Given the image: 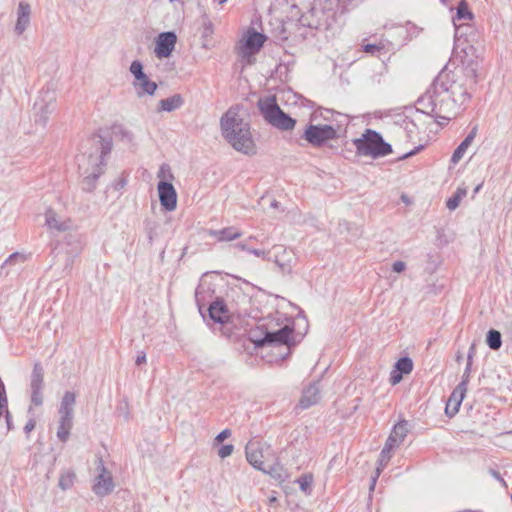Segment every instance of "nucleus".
I'll return each instance as SVG.
<instances>
[{
    "instance_id": "nucleus-56",
    "label": "nucleus",
    "mask_w": 512,
    "mask_h": 512,
    "mask_svg": "<svg viewBox=\"0 0 512 512\" xmlns=\"http://www.w3.org/2000/svg\"><path fill=\"white\" fill-rule=\"evenodd\" d=\"M277 205H278L277 201H273V202L271 203V206H272V207H275V208H276V207H277Z\"/></svg>"
},
{
    "instance_id": "nucleus-9",
    "label": "nucleus",
    "mask_w": 512,
    "mask_h": 512,
    "mask_svg": "<svg viewBox=\"0 0 512 512\" xmlns=\"http://www.w3.org/2000/svg\"><path fill=\"white\" fill-rule=\"evenodd\" d=\"M245 453L247 461L257 470L265 469V464L274 459L271 447L260 441H249Z\"/></svg>"
},
{
    "instance_id": "nucleus-34",
    "label": "nucleus",
    "mask_w": 512,
    "mask_h": 512,
    "mask_svg": "<svg viewBox=\"0 0 512 512\" xmlns=\"http://www.w3.org/2000/svg\"><path fill=\"white\" fill-rule=\"evenodd\" d=\"M395 368L400 373L409 374L413 369V362L409 357H402L396 362Z\"/></svg>"
},
{
    "instance_id": "nucleus-35",
    "label": "nucleus",
    "mask_w": 512,
    "mask_h": 512,
    "mask_svg": "<svg viewBox=\"0 0 512 512\" xmlns=\"http://www.w3.org/2000/svg\"><path fill=\"white\" fill-rule=\"evenodd\" d=\"M313 475L308 473V474H304L302 475L301 477H299L297 479V483L299 484L300 486V489L305 493V494H310L311 493V485L313 483Z\"/></svg>"
},
{
    "instance_id": "nucleus-16",
    "label": "nucleus",
    "mask_w": 512,
    "mask_h": 512,
    "mask_svg": "<svg viewBox=\"0 0 512 512\" xmlns=\"http://www.w3.org/2000/svg\"><path fill=\"white\" fill-rule=\"evenodd\" d=\"M408 433L407 421L402 420L394 425L385 446L391 449L397 448L405 439Z\"/></svg>"
},
{
    "instance_id": "nucleus-30",
    "label": "nucleus",
    "mask_w": 512,
    "mask_h": 512,
    "mask_svg": "<svg viewBox=\"0 0 512 512\" xmlns=\"http://www.w3.org/2000/svg\"><path fill=\"white\" fill-rule=\"evenodd\" d=\"M31 390H42L44 386V373L40 363H35L31 374Z\"/></svg>"
},
{
    "instance_id": "nucleus-18",
    "label": "nucleus",
    "mask_w": 512,
    "mask_h": 512,
    "mask_svg": "<svg viewBox=\"0 0 512 512\" xmlns=\"http://www.w3.org/2000/svg\"><path fill=\"white\" fill-rule=\"evenodd\" d=\"M208 234L219 242L233 241L242 236V232L233 226L225 227L220 230H209Z\"/></svg>"
},
{
    "instance_id": "nucleus-49",
    "label": "nucleus",
    "mask_w": 512,
    "mask_h": 512,
    "mask_svg": "<svg viewBox=\"0 0 512 512\" xmlns=\"http://www.w3.org/2000/svg\"><path fill=\"white\" fill-rule=\"evenodd\" d=\"M18 259L23 260V259H24V257H23L21 254H19V253H13V254H11V255L9 256V258L6 260V263H12V262H14V261H16V260H18Z\"/></svg>"
},
{
    "instance_id": "nucleus-48",
    "label": "nucleus",
    "mask_w": 512,
    "mask_h": 512,
    "mask_svg": "<svg viewBox=\"0 0 512 512\" xmlns=\"http://www.w3.org/2000/svg\"><path fill=\"white\" fill-rule=\"evenodd\" d=\"M35 425H36L35 420H34V419H30V420L26 423V425H25V427H24V431H25V433L29 434V433H30V432L35 428Z\"/></svg>"
},
{
    "instance_id": "nucleus-5",
    "label": "nucleus",
    "mask_w": 512,
    "mask_h": 512,
    "mask_svg": "<svg viewBox=\"0 0 512 512\" xmlns=\"http://www.w3.org/2000/svg\"><path fill=\"white\" fill-rule=\"evenodd\" d=\"M353 143L356 153L360 156L378 158L392 152L391 145L386 143L378 132L371 129H367L362 137L355 139Z\"/></svg>"
},
{
    "instance_id": "nucleus-11",
    "label": "nucleus",
    "mask_w": 512,
    "mask_h": 512,
    "mask_svg": "<svg viewBox=\"0 0 512 512\" xmlns=\"http://www.w3.org/2000/svg\"><path fill=\"white\" fill-rule=\"evenodd\" d=\"M56 107V97L54 93L46 91L42 94L41 98L35 102V123L45 126L49 116L53 113Z\"/></svg>"
},
{
    "instance_id": "nucleus-33",
    "label": "nucleus",
    "mask_w": 512,
    "mask_h": 512,
    "mask_svg": "<svg viewBox=\"0 0 512 512\" xmlns=\"http://www.w3.org/2000/svg\"><path fill=\"white\" fill-rule=\"evenodd\" d=\"M75 479V474L71 471H65L60 475L59 487L62 490H67L72 487Z\"/></svg>"
},
{
    "instance_id": "nucleus-10",
    "label": "nucleus",
    "mask_w": 512,
    "mask_h": 512,
    "mask_svg": "<svg viewBox=\"0 0 512 512\" xmlns=\"http://www.w3.org/2000/svg\"><path fill=\"white\" fill-rule=\"evenodd\" d=\"M336 137V129L333 126L327 124H309L306 126L302 135V138L314 147H320L327 141L333 140Z\"/></svg>"
},
{
    "instance_id": "nucleus-13",
    "label": "nucleus",
    "mask_w": 512,
    "mask_h": 512,
    "mask_svg": "<svg viewBox=\"0 0 512 512\" xmlns=\"http://www.w3.org/2000/svg\"><path fill=\"white\" fill-rule=\"evenodd\" d=\"M177 36L174 32L160 33L155 42L154 53L159 58H168L175 49Z\"/></svg>"
},
{
    "instance_id": "nucleus-8",
    "label": "nucleus",
    "mask_w": 512,
    "mask_h": 512,
    "mask_svg": "<svg viewBox=\"0 0 512 512\" xmlns=\"http://www.w3.org/2000/svg\"><path fill=\"white\" fill-rule=\"evenodd\" d=\"M266 36L249 29L240 39L237 46V53L247 64L253 63V56L263 47Z\"/></svg>"
},
{
    "instance_id": "nucleus-41",
    "label": "nucleus",
    "mask_w": 512,
    "mask_h": 512,
    "mask_svg": "<svg viewBox=\"0 0 512 512\" xmlns=\"http://www.w3.org/2000/svg\"><path fill=\"white\" fill-rule=\"evenodd\" d=\"M31 401L36 406L42 405V403H43L42 390H31Z\"/></svg>"
},
{
    "instance_id": "nucleus-7",
    "label": "nucleus",
    "mask_w": 512,
    "mask_h": 512,
    "mask_svg": "<svg viewBox=\"0 0 512 512\" xmlns=\"http://www.w3.org/2000/svg\"><path fill=\"white\" fill-rule=\"evenodd\" d=\"M293 332V327L288 323L284 324L282 327L278 329H274L271 325H269V327L266 328L265 332H263V337H260L258 335V331H250L249 339L252 343L255 344L256 347H263L265 345L289 346Z\"/></svg>"
},
{
    "instance_id": "nucleus-3",
    "label": "nucleus",
    "mask_w": 512,
    "mask_h": 512,
    "mask_svg": "<svg viewBox=\"0 0 512 512\" xmlns=\"http://www.w3.org/2000/svg\"><path fill=\"white\" fill-rule=\"evenodd\" d=\"M84 151L77 156L80 175L83 177L84 188L92 191L95 180L102 174L104 157L110 152L109 143L101 138H93L83 146Z\"/></svg>"
},
{
    "instance_id": "nucleus-42",
    "label": "nucleus",
    "mask_w": 512,
    "mask_h": 512,
    "mask_svg": "<svg viewBox=\"0 0 512 512\" xmlns=\"http://www.w3.org/2000/svg\"><path fill=\"white\" fill-rule=\"evenodd\" d=\"M234 450V447L233 445L231 444H226V445H223L219 450H218V455L220 458L224 459L228 456H230L232 454Z\"/></svg>"
},
{
    "instance_id": "nucleus-26",
    "label": "nucleus",
    "mask_w": 512,
    "mask_h": 512,
    "mask_svg": "<svg viewBox=\"0 0 512 512\" xmlns=\"http://www.w3.org/2000/svg\"><path fill=\"white\" fill-rule=\"evenodd\" d=\"M274 460L275 458L266 463L265 469H261L260 471L269 474L271 477L280 482H283L287 478L286 471L279 462Z\"/></svg>"
},
{
    "instance_id": "nucleus-55",
    "label": "nucleus",
    "mask_w": 512,
    "mask_h": 512,
    "mask_svg": "<svg viewBox=\"0 0 512 512\" xmlns=\"http://www.w3.org/2000/svg\"><path fill=\"white\" fill-rule=\"evenodd\" d=\"M275 502H277V498H276V497H270V498H269V503H270V504H273V503H275Z\"/></svg>"
},
{
    "instance_id": "nucleus-14",
    "label": "nucleus",
    "mask_w": 512,
    "mask_h": 512,
    "mask_svg": "<svg viewBox=\"0 0 512 512\" xmlns=\"http://www.w3.org/2000/svg\"><path fill=\"white\" fill-rule=\"evenodd\" d=\"M157 189L162 207L166 211H174L177 207V193L174 186L167 181H160Z\"/></svg>"
},
{
    "instance_id": "nucleus-44",
    "label": "nucleus",
    "mask_w": 512,
    "mask_h": 512,
    "mask_svg": "<svg viewBox=\"0 0 512 512\" xmlns=\"http://www.w3.org/2000/svg\"><path fill=\"white\" fill-rule=\"evenodd\" d=\"M247 252L253 254L254 256L256 257H261L263 259H267L269 260L270 258L268 257V253L264 250H259V249H247Z\"/></svg>"
},
{
    "instance_id": "nucleus-36",
    "label": "nucleus",
    "mask_w": 512,
    "mask_h": 512,
    "mask_svg": "<svg viewBox=\"0 0 512 512\" xmlns=\"http://www.w3.org/2000/svg\"><path fill=\"white\" fill-rule=\"evenodd\" d=\"M472 357H473L472 353H469L466 368H465V371L462 376V381L457 385L461 388L467 389V386H468V383L470 380V373H471V369H472Z\"/></svg>"
},
{
    "instance_id": "nucleus-4",
    "label": "nucleus",
    "mask_w": 512,
    "mask_h": 512,
    "mask_svg": "<svg viewBox=\"0 0 512 512\" xmlns=\"http://www.w3.org/2000/svg\"><path fill=\"white\" fill-rule=\"evenodd\" d=\"M419 109L426 114L443 117L452 116L447 90L440 75L433 81L425 93L418 99Z\"/></svg>"
},
{
    "instance_id": "nucleus-15",
    "label": "nucleus",
    "mask_w": 512,
    "mask_h": 512,
    "mask_svg": "<svg viewBox=\"0 0 512 512\" xmlns=\"http://www.w3.org/2000/svg\"><path fill=\"white\" fill-rule=\"evenodd\" d=\"M31 6L29 3L21 1L17 8V21L15 24V32L17 35L23 34L30 24Z\"/></svg>"
},
{
    "instance_id": "nucleus-45",
    "label": "nucleus",
    "mask_w": 512,
    "mask_h": 512,
    "mask_svg": "<svg viewBox=\"0 0 512 512\" xmlns=\"http://www.w3.org/2000/svg\"><path fill=\"white\" fill-rule=\"evenodd\" d=\"M402 374L403 373H400L397 370L392 371L391 375H390V382H391V384L392 385L398 384L402 380Z\"/></svg>"
},
{
    "instance_id": "nucleus-2",
    "label": "nucleus",
    "mask_w": 512,
    "mask_h": 512,
    "mask_svg": "<svg viewBox=\"0 0 512 512\" xmlns=\"http://www.w3.org/2000/svg\"><path fill=\"white\" fill-rule=\"evenodd\" d=\"M440 78L445 84L451 113L455 116L462 110L471 98V89L476 84L477 73L474 68L461 67L450 73H441Z\"/></svg>"
},
{
    "instance_id": "nucleus-46",
    "label": "nucleus",
    "mask_w": 512,
    "mask_h": 512,
    "mask_svg": "<svg viewBox=\"0 0 512 512\" xmlns=\"http://www.w3.org/2000/svg\"><path fill=\"white\" fill-rule=\"evenodd\" d=\"M231 435V431L229 429H224L221 431L216 437L215 441L217 443L223 442L226 438H228Z\"/></svg>"
},
{
    "instance_id": "nucleus-43",
    "label": "nucleus",
    "mask_w": 512,
    "mask_h": 512,
    "mask_svg": "<svg viewBox=\"0 0 512 512\" xmlns=\"http://www.w3.org/2000/svg\"><path fill=\"white\" fill-rule=\"evenodd\" d=\"M461 202V199H459L457 196L453 195L451 198H449L446 202V206L449 210L453 211L455 210Z\"/></svg>"
},
{
    "instance_id": "nucleus-24",
    "label": "nucleus",
    "mask_w": 512,
    "mask_h": 512,
    "mask_svg": "<svg viewBox=\"0 0 512 512\" xmlns=\"http://www.w3.org/2000/svg\"><path fill=\"white\" fill-rule=\"evenodd\" d=\"M273 253L275 258V263L282 269L286 270L291 267L292 254L286 248L281 245H276L273 247Z\"/></svg>"
},
{
    "instance_id": "nucleus-39",
    "label": "nucleus",
    "mask_w": 512,
    "mask_h": 512,
    "mask_svg": "<svg viewBox=\"0 0 512 512\" xmlns=\"http://www.w3.org/2000/svg\"><path fill=\"white\" fill-rule=\"evenodd\" d=\"M157 177L161 179V181H166L168 179H173V175L171 172V168L168 164H162L157 173Z\"/></svg>"
},
{
    "instance_id": "nucleus-57",
    "label": "nucleus",
    "mask_w": 512,
    "mask_h": 512,
    "mask_svg": "<svg viewBox=\"0 0 512 512\" xmlns=\"http://www.w3.org/2000/svg\"><path fill=\"white\" fill-rule=\"evenodd\" d=\"M481 188V185H478L475 189H474V192L477 193Z\"/></svg>"
},
{
    "instance_id": "nucleus-32",
    "label": "nucleus",
    "mask_w": 512,
    "mask_h": 512,
    "mask_svg": "<svg viewBox=\"0 0 512 512\" xmlns=\"http://www.w3.org/2000/svg\"><path fill=\"white\" fill-rule=\"evenodd\" d=\"M113 134L116 137H120L121 140H126L128 142H132L134 139L133 133L123 125H114Z\"/></svg>"
},
{
    "instance_id": "nucleus-53",
    "label": "nucleus",
    "mask_w": 512,
    "mask_h": 512,
    "mask_svg": "<svg viewBox=\"0 0 512 512\" xmlns=\"http://www.w3.org/2000/svg\"><path fill=\"white\" fill-rule=\"evenodd\" d=\"M236 247H237V248H239V249H241V250H243V251H247V249H250V248H249V247H247V245H246V244H244V243H238V244H236Z\"/></svg>"
},
{
    "instance_id": "nucleus-47",
    "label": "nucleus",
    "mask_w": 512,
    "mask_h": 512,
    "mask_svg": "<svg viewBox=\"0 0 512 512\" xmlns=\"http://www.w3.org/2000/svg\"><path fill=\"white\" fill-rule=\"evenodd\" d=\"M406 264L403 261H396L392 265V269L396 273H401L405 270Z\"/></svg>"
},
{
    "instance_id": "nucleus-23",
    "label": "nucleus",
    "mask_w": 512,
    "mask_h": 512,
    "mask_svg": "<svg viewBox=\"0 0 512 512\" xmlns=\"http://www.w3.org/2000/svg\"><path fill=\"white\" fill-rule=\"evenodd\" d=\"M45 224L49 229H55L57 231H65L70 227L69 222L61 220L53 209L46 210Z\"/></svg>"
},
{
    "instance_id": "nucleus-37",
    "label": "nucleus",
    "mask_w": 512,
    "mask_h": 512,
    "mask_svg": "<svg viewBox=\"0 0 512 512\" xmlns=\"http://www.w3.org/2000/svg\"><path fill=\"white\" fill-rule=\"evenodd\" d=\"M456 18L458 20L468 19L471 20L473 18L472 13L468 10L467 4L465 1H461L457 7V15Z\"/></svg>"
},
{
    "instance_id": "nucleus-52",
    "label": "nucleus",
    "mask_w": 512,
    "mask_h": 512,
    "mask_svg": "<svg viewBox=\"0 0 512 512\" xmlns=\"http://www.w3.org/2000/svg\"><path fill=\"white\" fill-rule=\"evenodd\" d=\"M146 362V355L144 352H142L141 354H139L136 358V364L137 365H141L143 363Z\"/></svg>"
},
{
    "instance_id": "nucleus-1",
    "label": "nucleus",
    "mask_w": 512,
    "mask_h": 512,
    "mask_svg": "<svg viewBox=\"0 0 512 512\" xmlns=\"http://www.w3.org/2000/svg\"><path fill=\"white\" fill-rule=\"evenodd\" d=\"M220 127L222 136L236 151L246 155L256 154L250 124L242 116L239 106H232L223 114Z\"/></svg>"
},
{
    "instance_id": "nucleus-6",
    "label": "nucleus",
    "mask_w": 512,
    "mask_h": 512,
    "mask_svg": "<svg viewBox=\"0 0 512 512\" xmlns=\"http://www.w3.org/2000/svg\"><path fill=\"white\" fill-rule=\"evenodd\" d=\"M258 107L264 119L272 126L283 131H289L294 128L296 121L280 109L275 97L260 99Z\"/></svg>"
},
{
    "instance_id": "nucleus-25",
    "label": "nucleus",
    "mask_w": 512,
    "mask_h": 512,
    "mask_svg": "<svg viewBox=\"0 0 512 512\" xmlns=\"http://www.w3.org/2000/svg\"><path fill=\"white\" fill-rule=\"evenodd\" d=\"M319 399V388L316 385H310L303 391L299 404L303 409H306L316 404Z\"/></svg>"
},
{
    "instance_id": "nucleus-21",
    "label": "nucleus",
    "mask_w": 512,
    "mask_h": 512,
    "mask_svg": "<svg viewBox=\"0 0 512 512\" xmlns=\"http://www.w3.org/2000/svg\"><path fill=\"white\" fill-rule=\"evenodd\" d=\"M477 135V127H473L466 138L460 143L452 154L451 162L458 163L466 153L468 147L472 144Z\"/></svg>"
},
{
    "instance_id": "nucleus-51",
    "label": "nucleus",
    "mask_w": 512,
    "mask_h": 512,
    "mask_svg": "<svg viewBox=\"0 0 512 512\" xmlns=\"http://www.w3.org/2000/svg\"><path fill=\"white\" fill-rule=\"evenodd\" d=\"M490 474L495 478L497 479L498 481H500L502 483L503 486H506V483L505 481L503 480V478L500 476V474L493 470V469H490Z\"/></svg>"
},
{
    "instance_id": "nucleus-31",
    "label": "nucleus",
    "mask_w": 512,
    "mask_h": 512,
    "mask_svg": "<svg viewBox=\"0 0 512 512\" xmlns=\"http://www.w3.org/2000/svg\"><path fill=\"white\" fill-rule=\"evenodd\" d=\"M486 341L492 350H498L502 345L500 332L494 329L489 330Z\"/></svg>"
},
{
    "instance_id": "nucleus-40",
    "label": "nucleus",
    "mask_w": 512,
    "mask_h": 512,
    "mask_svg": "<svg viewBox=\"0 0 512 512\" xmlns=\"http://www.w3.org/2000/svg\"><path fill=\"white\" fill-rule=\"evenodd\" d=\"M383 49H385V44L383 41H380L377 44H366L363 46L364 52L372 55H376V53L380 52Z\"/></svg>"
},
{
    "instance_id": "nucleus-17",
    "label": "nucleus",
    "mask_w": 512,
    "mask_h": 512,
    "mask_svg": "<svg viewBox=\"0 0 512 512\" xmlns=\"http://www.w3.org/2000/svg\"><path fill=\"white\" fill-rule=\"evenodd\" d=\"M466 388L457 386L451 393L445 407V413L449 417H453L458 411L459 407L465 397Z\"/></svg>"
},
{
    "instance_id": "nucleus-22",
    "label": "nucleus",
    "mask_w": 512,
    "mask_h": 512,
    "mask_svg": "<svg viewBox=\"0 0 512 512\" xmlns=\"http://www.w3.org/2000/svg\"><path fill=\"white\" fill-rule=\"evenodd\" d=\"M184 104V99L180 94H174L169 98L161 99L158 102V112H172L179 109Z\"/></svg>"
},
{
    "instance_id": "nucleus-20",
    "label": "nucleus",
    "mask_w": 512,
    "mask_h": 512,
    "mask_svg": "<svg viewBox=\"0 0 512 512\" xmlns=\"http://www.w3.org/2000/svg\"><path fill=\"white\" fill-rule=\"evenodd\" d=\"M133 86L139 97L144 95L153 96L158 87L157 84L150 80L147 75H144L143 78L141 77L138 80H134Z\"/></svg>"
},
{
    "instance_id": "nucleus-50",
    "label": "nucleus",
    "mask_w": 512,
    "mask_h": 512,
    "mask_svg": "<svg viewBox=\"0 0 512 512\" xmlns=\"http://www.w3.org/2000/svg\"><path fill=\"white\" fill-rule=\"evenodd\" d=\"M455 196H457L459 199H463L466 195H467V190L466 188H458L454 194Z\"/></svg>"
},
{
    "instance_id": "nucleus-29",
    "label": "nucleus",
    "mask_w": 512,
    "mask_h": 512,
    "mask_svg": "<svg viewBox=\"0 0 512 512\" xmlns=\"http://www.w3.org/2000/svg\"><path fill=\"white\" fill-rule=\"evenodd\" d=\"M76 402V396L73 392L67 391L61 401L59 414L73 417V406Z\"/></svg>"
},
{
    "instance_id": "nucleus-38",
    "label": "nucleus",
    "mask_w": 512,
    "mask_h": 512,
    "mask_svg": "<svg viewBox=\"0 0 512 512\" xmlns=\"http://www.w3.org/2000/svg\"><path fill=\"white\" fill-rule=\"evenodd\" d=\"M130 72L134 76L135 80H138L139 78H143L144 75H146L143 72V65L140 61L134 60L130 65Z\"/></svg>"
},
{
    "instance_id": "nucleus-27",
    "label": "nucleus",
    "mask_w": 512,
    "mask_h": 512,
    "mask_svg": "<svg viewBox=\"0 0 512 512\" xmlns=\"http://www.w3.org/2000/svg\"><path fill=\"white\" fill-rule=\"evenodd\" d=\"M73 426V417L72 416H65L60 415L58 430H57V437L60 441L66 442L69 438L70 431Z\"/></svg>"
},
{
    "instance_id": "nucleus-19",
    "label": "nucleus",
    "mask_w": 512,
    "mask_h": 512,
    "mask_svg": "<svg viewBox=\"0 0 512 512\" xmlns=\"http://www.w3.org/2000/svg\"><path fill=\"white\" fill-rule=\"evenodd\" d=\"M209 316L213 321L223 324L229 320L230 314L224 302L217 300L210 305Z\"/></svg>"
},
{
    "instance_id": "nucleus-58",
    "label": "nucleus",
    "mask_w": 512,
    "mask_h": 512,
    "mask_svg": "<svg viewBox=\"0 0 512 512\" xmlns=\"http://www.w3.org/2000/svg\"><path fill=\"white\" fill-rule=\"evenodd\" d=\"M226 2H227V0H219V4H220V5H223V4H224V3H226Z\"/></svg>"
},
{
    "instance_id": "nucleus-54",
    "label": "nucleus",
    "mask_w": 512,
    "mask_h": 512,
    "mask_svg": "<svg viewBox=\"0 0 512 512\" xmlns=\"http://www.w3.org/2000/svg\"><path fill=\"white\" fill-rule=\"evenodd\" d=\"M415 153H416V151H410V152H408V153H406V154L404 155V158H407V157H409V156H412V155H414Z\"/></svg>"
},
{
    "instance_id": "nucleus-12",
    "label": "nucleus",
    "mask_w": 512,
    "mask_h": 512,
    "mask_svg": "<svg viewBox=\"0 0 512 512\" xmlns=\"http://www.w3.org/2000/svg\"><path fill=\"white\" fill-rule=\"evenodd\" d=\"M97 470L99 474L94 480L92 490L97 496L102 497L110 494L113 491L114 482L111 472L106 469L102 459H99L98 461Z\"/></svg>"
},
{
    "instance_id": "nucleus-28",
    "label": "nucleus",
    "mask_w": 512,
    "mask_h": 512,
    "mask_svg": "<svg viewBox=\"0 0 512 512\" xmlns=\"http://www.w3.org/2000/svg\"><path fill=\"white\" fill-rule=\"evenodd\" d=\"M393 451V449L391 448H388L387 446L384 445L381 453H380V458H379V466L377 467L376 469V473H375V476L372 478V481H371V485H370V491L374 490L375 488V485H376V481L381 473V470L387 465V463L389 462L390 458H391V452Z\"/></svg>"
}]
</instances>
